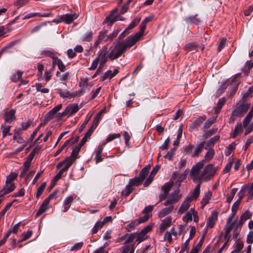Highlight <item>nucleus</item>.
Returning a JSON list of instances; mask_svg holds the SVG:
<instances>
[{
  "label": "nucleus",
  "mask_w": 253,
  "mask_h": 253,
  "mask_svg": "<svg viewBox=\"0 0 253 253\" xmlns=\"http://www.w3.org/2000/svg\"><path fill=\"white\" fill-rule=\"evenodd\" d=\"M134 44L127 38L124 42H118L108 49L107 45H104L100 50L103 63L108 60L113 61L123 55L127 49L131 47Z\"/></svg>",
  "instance_id": "f257e3e1"
},
{
  "label": "nucleus",
  "mask_w": 253,
  "mask_h": 253,
  "mask_svg": "<svg viewBox=\"0 0 253 253\" xmlns=\"http://www.w3.org/2000/svg\"><path fill=\"white\" fill-rule=\"evenodd\" d=\"M204 164L202 162H199L194 166L191 170V175L192 176L193 180L194 182L197 181H209L211 180L217 170V167H213L212 164L207 165L203 170V169Z\"/></svg>",
  "instance_id": "f03ea898"
},
{
  "label": "nucleus",
  "mask_w": 253,
  "mask_h": 253,
  "mask_svg": "<svg viewBox=\"0 0 253 253\" xmlns=\"http://www.w3.org/2000/svg\"><path fill=\"white\" fill-rule=\"evenodd\" d=\"M179 190H176L170 194L168 197V199L163 203L164 206L170 205L173 206L174 204L178 202L181 197V195H179Z\"/></svg>",
  "instance_id": "7ed1b4c3"
},
{
  "label": "nucleus",
  "mask_w": 253,
  "mask_h": 253,
  "mask_svg": "<svg viewBox=\"0 0 253 253\" xmlns=\"http://www.w3.org/2000/svg\"><path fill=\"white\" fill-rule=\"evenodd\" d=\"M152 229V225H148L144 228L140 232H135L136 236V241L139 243L143 242L147 239V233L150 232Z\"/></svg>",
  "instance_id": "20e7f679"
},
{
  "label": "nucleus",
  "mask_w": 253,
  "mask_h": 253,
  "mask_svg": "<svg viewBox=\"0 0 253 253\" xmlns=\"http://www.w3.org/2000/svg\"><path fill=\"white\" fill-rule=\"evenodd\" d=\"M146 25L147 24L142 21L140 25V29L139 32L134 35H130L127 37L128 40L132 42L134 44L140 40L141 38L143 36Z\"/></svg>",
  "instance_id": "39448f33"
},
{
  "label": "nucleus",
  "mask_w": 253,
  "mask_h": 253,
  "mask_svg": "<svg viewBox=\"0 0 253 253\" xmlns=\"http://www.w3.org/2000/svg\"><path fill=\"white\" fill-rule=\"evenodd\" d=\"M79 110V106L78 104H70L68 105L62 113V116H70L76 113Z\"/></svg>",
  "instance_id": "423d86ee"
},
{
  "label": "nucleus",
  "mask_w": 253,
  "mask_h": 253,
  "mask_svg": "<svg viewBox=\"0 0 253 253\" xmlns=\"http://www.w3.org/2000/svg\"><path fill=\"white\" fill-rule=\"evenodd\" d=\"M75 161L76 160L74 158H72V157L70 156L67 157L63 162L58 164L57 166V168L60 169V168L62 167L64 170L67 171L69 168Z\"/></svg>",
  "instance_id": "0eeeda50"
},
{
  "label": "nucleus",
  "mask_w": 253,
  "mask_h": 253,
  "mask_svg": "<svg viewBox=\"0 0 253 253\" xmlns=\"http://www.w3.org/2000/svg\"><path fill=\"white\" fill-rule=\"evenodd\" d=\"M193 198L192 197H187L184 201L182 203L181 206L178 209V213L182 214L186 212L190 208V203L192 201Z\"/></svg>",
  "instance_id": "6e6552de"
},
{
  "label": "nucleus",
  "mask_w": 253,
  "mask_h": 253,
  "mask_svg": "<svg viewBox=\"0 0 253 253\" xmlns=\"http://www.w3.org/2000/svg\"><path fill=\"white\" fill-rule=\"evenodd\" d=\"M16 188V186L14 183L5 182L4 186L2 190L0 191V196H3L7 194L12 192Z\"/></svg>",
  "instance_id": "1a4fd4ad"
},
{
  "label": "nucleus",
  "mask_w": 253,
  "mask_h": 253,
  "mask_svg": "<svg viewBox=\"0 0 253 253\" xmlns=\"http://www.w3.org/2000/svg\"><path fill=\"white\" fill-rule=\"evenodd\" d=\"M101 54V52H100V51H99L98 52L97 57L93 61L91 66L89 68H88V69L89 70H95L96 68V67L98 64L99 61H100V65H99V68H102L105 65V64L106 63V62H104L103 63V62H102V59H101V56H100Z\"/></svg>",
  "instance_id": "9d476101"
},
{
  "label": "nucleus",
  "mask_w": 253,
  "mask_h": 253,
  "mask_svg": "<svg viewBox=\"0 0 253 253\" xmlns=\"http://www.w3.org/2000/svg\"><path fill=\"white\" fill-rule=\"evenodd\" d=\"M63 22L69 24L71 23L74 20L78 18L79 15L78 13H74L72 14H66L61 15Z\"/></svg>",
  "instance_id": "9b49d317"
},
{
  "label": "nucleus",
  "mask_w": 253,
  "mask_h": 253,
  "mask_svg": "<svg viewBox=\"0 0 253 253\" xmlns=\"http://www.w3.org/2000/svg\"><path fill=\"white\" fill-rule=\"evenodd\" d=\"M171 220L172 218L170 216H167L162 221L160 226V231L161 233L171 225Z\"/></svg>",
  "instance_id": "f8f14e48"
},
{
  "label": "nucleus",
  "mask_w": 253,
  "mask_h": 253,
  "mask_svg": "<svg viewBox=\"0 0 253 253\" xmlns=\"http://www.w3.org/2000/svg\"><path fill=\"white\" fill-rule=\"evenodd\" d=\"M217 219V213L212 212L209 218L208 219L206 226L207 228H212Z\"/></svg>",
  "instance_id": "ddd939ff"
},
{
  "label": "nucleus",
  "mask_w": 253,
  "mask_h": 253,
  "mask_svg": "<svg viewBox=\"0 0 253 253\" xmlns=\"http://www.w3.org/2000/svg\"><path fill=\"white\" fill-rule=\"evenodd\" d=\"M15 111L12 109L6 111L4 114V121L6 123H10L15 119Z\"/></svg>",
  "instance_id": "4468645a"
},
{
  "label": "nucleus",
  "mask_w": 253,
  "mask_h": 253,
  "mask_svg": "<svg viewBox=\"0 0 253 253\" xmlns=\"http://www.w3.org/2000/svg\"><path fill=\"white\" fill-rule=\"evenodd\" d=\"M76 196L74 195H71L67 197L64 201L63 202V212H66L71 206V204L73 201L75 199Z\"/></svg>",
  "instance_id": "2eb2a0df"
},
{
  "label": "nucleus",
  "mask_w": 253,
  "mask_h": 253,
  "mask_svg": "<svg viewBox=\"0 0 253 253\" xmlns=\"http://www.w3.org/2000/svg\"><path fill=\"white\" fill-rule=\"evenodd\" d=\"M205 144V141L201 142L199 144H198L197 147L195 148L194 151H193V153H191V156L193 157H198L199 155V154L202 152L204 148Z\"/></svg>",
  "instance_id": "dca6fc26"
},
{
  "label": "nucleus",
  "mask_w": 253,
  "mask_h": 253,
  "mask_svg": "<svg viewBox=\"0 0 253 253\" xmlns=\"http://www.w3.org/2000/svg\"><path fill=\"white\" fill-rule=\"evenodd\" d=\"M214 154V151L212 148L208 149V151L205 155L204 159L201 162H203L204 164L209 162L213 158Z\"/></svg>",
  "instance_id": "f3484780"
},
{
  "label": "nucleus",
  "mask_w": 253,
  "mask_h": 253,
  "mask_svg": "<svg viewBox=\"0 0 253 253\" xmlns=\"http://www.w3.org/2000/svg\"><path fill=\"white\" fill-rule=\"evenodd\" d=\"M237 219V217H236V219L234 221H233V222H230V221H227V222L225 226L224 238H226L228 237V236L229 235L230 233L231 232V230H232L233 226L235 224V222H236Z\"/></svg>",
  "instance_id": "a211bd4d"
},
{
  "label": "nucleus",
  "mask_w": 253,
  "mask_h": 253,
  "mask_svg": "<svg viewBox=\"0 0 253 253\" xmlns=\"http://www.w3.org/2000/svg\"><path fill=\"white\" fill-rule=\"evenodd\" d=\"M48 204L49 203L47 202V200H44L42 205L40 206V207L36 213V216H40L42 213L44 212L48 209Z\"/></svg>",
  "instance_id": "6ab92c4d"
},
{
  "label": "nucleus",
  "mask_w": 253,
  "mask_h": 253,
  "mask_svg": "<svg viewBox=\"0 0 253 253\" xmlns=\"http://www.w3.org/2000/svg\"><path fill=\"white\" fill-rule=\"evenodd\" d=\"M205 118L203 117H199L196 120H195L192 126H190L189 129L190 131H194L196 130L198 126H199L204 121Z\"/></svg>",
  "instance_id": "aec40b11"
},
{
  "label": "nucleus",
  "mask_w": 253,
  "mask_h": 253,
  "mask_svg": "<svg viewBox=\"0 0 253 253\" xmlns=\"http://www.w3.org/2000/svg\"><path fill=\"white\" fill-rule=\"evenodd\" d=\"M168 207L165 208L161 210L158 213V215L160 218L163 217L168 214L170 213L173 210V206L169 205Z\"/></svg>",
  "instance_id": "412c9836"
},
{
  "label": "nucleus",
  "mask_w": 253,
  "mask_h": 253,
  "mask_svg": "<svg viewBox=\"0 0 253 253\" xmlns=\"http://www.w3.org/2000/svg\"><path fill=\"white\" fill-rule=\"evenodd\" d=\"M219 135H215L213 136V137L211 138L209 140L208 142L207 143L206 146L205 147V149H208L210 148H212V147L213 146L214 144L219 141Z\"/></svg>",
  "instance_id": "4be33fe9"
},
{
  "label": "nucleus",
  "mask_w": 253,
  "mask_h": 253,
  "mask_svg": "<svg viewBox=\"0 0 253 253\" xmlns=\"http://www.w3.org/2000/svg\"><path fill=\"white\" fill-rule=\"evenodd\" d=\"M187 170L184 171L182 174H178L176 172L173 174V177L177 182H181L184 180L187 176Z\"/></svg>",
  "instance_id": "5701e85b"
},
{
  "label": "nucleus",
  "mask_w": 253,
  "mask_h": 253,
  "mask_svg": "<svg viewBox=\"0 0 253 253\" xmlns=\"http://www.w3.org/2000/svg\"><path fill=\"white\" fill-rule=\"evenodd\" d=\"M41 55L52 58H54V56H56V53L54 52L53 49H46L41 51Z\"/></svg>",
  "instance_id": "b1692460"
},
{
  "label": "nucleus",
  "mask_w": 253,
  "mask_h": 253,
  "mask_svg": "<svg viewBox=\"0 0 253 253\" xmlns=\"http://www.w3.org/2000/svg\"><path fill=\"white\" fill-rule=\"evenodd\" d=\"M211 197V193L210 191L207 192L205 193L204 196L201 201V208L203 209L204 207L208 204L210 199Z\"/></svg>",
  "instance_id": "393cba45"
},
{
  "label": "nucleus",
  "mask_w": 253,
  "mask_h": 253,
  "mask_svg": "<svg viewBox=\"0 0 253 253\" xmlns=\"http://www.w3.org/2000/svg\"><path fill=\"white\" fill-rule=\"evenodd\" d=\"M194 209L191 208L188 212H186L185 215L183 217V220L184 222H188L189 221L192 220V216L194 214Z\"/></svg>",
  "instance_id": "a878e982"
},
{
  "label": "nucleus",
  "mask_w": 253,
  "mask_h": 253,
  "mask_svg": "<svg viewBox=\"0 0 253 253\" xmlns=\"http://www.w3.org/2000/svg\"><path fill=\"white\" fill-rule=\"evenodd\" d=\"M150 168V166L147 165L144 168H143L142 170L140 171L138 176L141 179H142L143 181L144 180L146 176L148 175Z\"/></svg>",
  "instance_id": "bb28decb"
},
{
  "label": "nucleus",
  "mask_w": 253,
  "mask_h": 253,
  "mask_svg": "<svg viewBox=\"0 0 253 253\" xmlns=\"http://www.w3.org/2000/svg\"><path fill=\"white\" fill-rule=\"evenodd\" d=\"M184 20L187 24L195 23L198 24L200 22V20L196 18L195 16H187L184 19Z\"/></svg>",
  "instance_id": "cd10ccee"
},
{
  "label": "nucleus",
  "mask_w": 253,
  "mask_h": 253,
  "mask_svg": "<svg viewBox=\"0 0 253 253\" xmlns=\"http://www.w3.org/2000/svg\"><path fill=\"white\" fill-rule=\"evenodd\" d=\"M198 182L197 185L196 186L195 189L192 193V196L195 200H196L199 196L200 193V186L202 183L201 181H197Z\"/></svg>",
  "instance_id": "c85d7f7f"
},
{
  "label": "nucleus",
  "mask_w": 253,
  "mask_h": 253,
  "mask_svg": "<svg viewBox=\"0 0 253 253\" xmlns=\"http://www.w3.org/2000/svg\"><path fill=\"white\" fill-rule=\"evenodd\" d=\"M93 33L91 31H87L82 37V42H90L92 40Z\"/></svg>",
  "instance_id": "c756f323"
},
{
  "label": "nucleus",
  "mask_w": 253,
  "mask_h": 253,
  "mask_svg": "<svg viewBox=\"0 0 253 253\" xmlns=\"http://www.w3.org/2000/svg\"><path fill=\"white\" fill-rule=\"evenodd\" d=\"M56 76L59 78V80L62 82H65L69 79V73L67 72L63 74H61L59 71L56 72Z\"/></svg>",
  "instance_id": "7c9ffc66"
},
{
  "label": "nucleus",
  "mask_w": 253,
  "mask_h": 253,
  "mask_svg": "<svg viewBox=\"0 0 253 253\" xmlns=\"http://www.w3.org/2000/svg\"><path fill=\"white\" fill-rule=\"evenodd\" d=\"M244 244L241 241H236L234 245V249L231 253H239L243 249Z\"/></svg>",
  "instance_id": "2f4dec72"
},
{
  "label": "nucleus",
  "mask_w": 253,
  "mask_h": 253,
  "mask_svg": "<svg viewBox=\"0 0 253 253\" xmlns=\"http://www.w3.org/2000/svg\"><path fill=\"white\" fill-rule=\"evenodd\" d=\"M32 233H33L31 231H28L26 233H24L21 235V236L22 237V239L21 241H18L17 243L19 248L22 247V245L20 244V243L28 239L32 236Z\"/></svg>",
  "instance_id": "473e14b6"
},
{
  "label": "nucleus",
  "mask_w": 253,
  "mask_h": 253,
  "mask_svg": "<svg viewBox=\"0 0 253 253\" xmlns=\"http://www.w3.org/2000/svg\"><path fill=\"white\" fill-rule=\"evenodd\" d=\"M143 181L139 176L130 179L129 183L132 186H138L140 185Z\"/></svg>",
  "instance_id": "72a5a7b5"
},
{
  "label": "nucleus",
  "mask_w": 253,
  "mask_h": 253,
  "mask_svg": "<svg viewBox=\"0 0 253 253\" xmlns=\"http://www.w3.org/2000/svg\"><path fill=\"white\" fill-rule=\"evenodd\" d=\"M83 146V145H82V144L79 143V144L78 145V146L73 150L70 156L72 157V158H74L75 159V160H76L77 158L78 154H79V152L80 151L81 149Z\"/></svg>",
  "instance_id": "f704fd0d"
},
{
  "label": "nucleus",
  "mask_w": 253,
  "mask_h": 253,
  "mask_svg": "<svg viewBox=\"0 0 253 253\" xmlns=\"http://www.w3.org/2000/svg\"><path fill=\"white\" fill-rule=\"evenodd\" d=\"M101 114V112H100L99 113L97 114V115H96V116L94 118V119L93 120L92 125L89 128V129L92 128V131H94V129L97 127V126L98 125Z\"/></svg>",
  "instance_id": "c9c22d12"
},
{
  "label": "nucleus",
  "mask_w": 253,
  "mask_h": 253,
  "mask_svg": "<svg viewBox=\"0 0 253 253\" xmlns=\"http://www.w3.org/2000/svg\"><path fill=\"white\" fill-rule=\"evenodd\" d=\"M101 114V112H100L99 113L97 114V115H96V116L94 118V119L93 120L92 125L89 128V129L92 128V131H94V129L97 127V126L98 125Z\"/></svg>",
  "instance_id": "e433bc0d"
},
{
  "label": "nucleus",
  "mask_w": 253,
  "mask_h": 253,
  "mask_svg": "<svg viewBox=\"0 0 253 253\" xmlns=\"http://www.w3.org/2000/svg\"><path fill=\"white\" fill-rule=\"evenodd\" d=\"M101 114V112H100L99 113L97 114V115H96V116L94 118V119L93 120L92 125L89 128V129L92 128V131H94V129L97 127V126L98 125Z\"/></svg>",
  "instance_id": "4c0bfd02"
},
{
  "label": "nucleus",
  "mask_w": 253,
  "mask_h": 253,
  "mask_svg": "<svg viewBox=\"0 0 253 253\" xmlns=\"http://www.w3.org/2000/svg\"><path fill=\"white\" fill-rule=\"evenodd\" d=\"M225 101L226 99L225 98H222L219 99L215 109V112L216 113L218 114L220 111L222 106L225 104Z\"/></svg>",
  "instance_id": "58836bf2"
},
{
  "label": "nucleus",
  "mask_w": 253,
  "mask_h": 253,
  "mask_svg": "<svg viewBox=\"0 0 253 253\" xmlns=\"http://www.w3.org/2000/svg\"><path fill=\"white\" fill-rule=\"evenodd\" d=\"M35 86L37 91L42 93H47L49 92V89L48 88L43 87L41 83H36Z\"/></svg>",
  "instance_id": "ea45409f"
},
{
  "label": "nucleus",
  "mask_w": 253,
  "mask_h": 253,
  "mask_svg": "<svg viewBox=\"0 0 253 253\" xmlns=\"http://www.w3.org/2000/svg\"><path fill=\"white\" fill-rule=\"evenodd\" d=\"M120 137L121 134L120 133H113L109 134L108 137L106 138L105 142L103 143V145H106V143L110 142L116 138H119Z\"/></svg>",
  "instance_id": "a19ab883"
},
{
  "label": "nucleus",
  "mask_w": 253,
  "mask_h": 253,
  "mask_svg": "<svg viewBox=\"0 0 253 253\" xmlns=\"http://www.w3.org/2000/svg\"><path fill=\"white\" fill-rule=\"evenodd\" d=\"M133 190L134 189L132 186L128 183V184L126 186L125 190L122 192V195L125 197H127L133 191Z\"/></svg>",
  "instance_id": "79ce46f5"
},
{
  "label": "nucleus",
  "mask_w": 253,
  "mask_h": 253,
  "mask_svg": "<svg viewBox=\"0 0 253 253\" xmlns=\"http://www.w3.org/2000/svg\"><path fill=\"white\" fill-rule=\"evenodd\" d=\"M107 33L108 31L107 30H104L101 31L98 37V38L99 39V40L104 42L109 41L108 36L107 35Z\"/></svg>",
  "instance_id": "37998d69"
},
{
  "label": "nucleus",
  "mask_w": 253,
  "mask_h": 253,
  "mask_svg": "<svg viewBox=\"0 0 253 253\" xmlns=\"http://www.w3.org/2000/svg\"><path fill=\"white\" fill-rule=\"evenodd\" d=\"M122 253H134V249L132 245H125L122 248Z\"/></svg>",
  "instance_id": "c03bdc74"
},
{
  "label": "nucleus",
  "mask_w": 253,
  "mask_h": 253,
  "mask_svg": "<svg viewBox=\"0 0 253 253\" xmlns=\"http://www.w3.org/2000/svg\"><path fill=\"white\" fill-rule=\"evenodd\" d=\"M57 92L59 94L60 96L63 99L73 98L72 97L70 96V94H72V92H70L69 91L63 92L61 89H58Z\"/></svg>",
  "instance_id": "a18cd8bd"
},
{
  "label": "nucleus",
  "mask_w": 253,
  "mask_h": 253,
  "mask_svg": "<svg viewBox=\"0 0 253 253\" xmlns=\"http://www.w3.org/2000/svg\"><path fill=\"white\" fill-rule=\"evenodd\" d=\"M139 224L137 220H134L131 221L130 223L127 224L126 227V229L128 232H130L133 230L135 227Z\"/></svg>",
  "instance_id": "49530a36"
},
{
  "label": "nucleus",
  "mask_w": 253,
  "mask_h": 253,
  "mask_svg": "<svg viewBox=\"0 0 253 253\" xmlns=\"http://www.w3.org/2000/svg\"><path fill=\"white\" fill-rule=\"evenodd\" d=\"M85 92V89L81 88L80 89L72 92V94H70V96L71 97H72V98H73L76 97H79L83 95Z\"/></svg>",
  "instance_id": "de8ad7c7"
},
{
  "label": "nucleus",
  "mask_w": 253,
  "mask_h": 253,
  "mask_svg": "<svg viewBox=\"0 0 253 253\" xmlns=\"http://www.w3.org/2000/svg\"><path fill=\"white\" fill-rule=\"evenodd\" d=\"M104 225L103 223L101 221L97 222L92 229V234H94L96 233Z\"/></svg>",
  "instance_id": "09e8293b"
},
{
  "label": "nucleus",
  "mask_w": 253,
  "mask_h": 253,
  "mask_svg": "<svg viewBox=\"0 0 253 253\" xmlns=\"http://www.w3.org/2000/svg\"><path fill=\"white\" fill-rule=\"evenodd\" d=\"M46 186V182H42L41 185L38 188L36 197L37 198H39L43 193Z\"/></svg>",
  "instance_id": "8fccbe9b"
},
{
  "label": "nucleus",
  "mask_w": 253,
  "mask_h": 253,
  "mask_svg": "<svg viewBox=\"0 0 253 253\" xmlns=\"http://www.w3.org/2000/svg\"><path fill=\"white\" fill-rule=\"evenodd\" d=\"M242 127L241 124H237L235 126L234 132L232 135V137L235 138L237 135L242 131Z\"/></svg>",
  "instance_id": "3c124183"
},
{
  "label": "nucleus",
  "mask_w": 253,
  "mask_h": 253,
  "mask_svg": "<svg viewBox=\"0 0 253 253\" xmlns=\"http://www.w3.org/2000/svg\"><path fill=\"white\" fill-rule=\"evenodd\" d=\"M112 78V71L111 70H108L105 72L100 78V81H104L107 78Z\"/></svg>",
  "instance_id": "603ef678"
},
{
  "label": "nucleus",
  "mask_w": 253,
  "mask_h": 253,
  "mask_svg": "<svg viewBox=\"0 0 253 253\" xmlns=\"http://www.w3.org/2000/svg\"><path fill=\"white\" fill-rule=\"evenodd\" d=\"M245 189L249 194V199H252L253 198V182L250 185L245 187Z\"/></svg>",
  "instance_id": "864d4df0"
},
{
  "label": "nucleus",
  "mask_w": 253,
  "mask_h": 253,
  "mask_svg": "<svg viewBox=\"0 0 253 253\" xmlns=\"http://www.w3.org/2000/svg\"><path fill=\"white\" fill-rule=\"evenodd\" d=\"M18 174L15 172H12L6 176L5 182L13 183V181L17 178Z\"/></svg>",
  "instance_id": "5fc2aeb1"
},
{
  "label": "nucleus",
  "mask_w": 253,
  "mask_h": 253,
  "mask_svg": "<svg viewBox=\"0 0 253 253\" xmlns=\"http://www.w3.org/2000/svg\"><path fill=\"white\" fill-rule=\"evenodd\" d=\"M233 163V159L230 158L229 159L228 163L226 164V165L225 166V167L224 168L223 172L224 173H227L230 170Z\"/></svg>",
  "instance_id": "6e6d98bb"
},
{
  "label": "nucleus",
  "mask_w": 253,
  "mask_h": 253,
  "mask_svg": "<svg viewBox=\"0 0 253 253\" xmlns=\"http://www.w3.org/2000/svg\"><path fill=\"white\" fill-rule=\"evenodd\" d=\"M216 119V118L214 117L209 119L204 124V128H207L211 126L215 122Z\"/></svg>",
  "instance_id": "4d7b16f0"
},
{
  "label": "nucleus",
  "mask_w": 253,
  "mask_h": 253,
  "mask_svg": "<svg viewBox=\"0 0 253 253\" xmlns=\"http://www.w3.org/2000/svg\"><path fill=\"white\" fill-rule=\"evenodd\" d=\"M252 216V213L249 211H247L241 215L240 218L242 221L245 222L247 220L250 219Z\"/></svg>",
  "instance_id": "13d9d810"
},
{
  "label": "nucleus",
  "mask_w": 253,
  "mask_h": 253,
  "mask_svg": "<svg viewBox=\"0 0 253 253\" xmlns=\"http://www.w3.org/2000/svg\"><path fill=\"white\" fill-rule=\"evenodd\" d=\"M93 132L92 129H88L87 131L86 132L85 135L83 137V138L81 140V142H80L82 145H84V144L85 143V142L87 141V139L88 138H89L91 134Z\"/></svg>",
  "instance_id": "bf43d9fd"
},
{
  "label": "nucleus",
  "mask_w": 253,
  "mask_h": 253,
  "mask_svg": "<svg viewBox=\"0 0 253 253\" xmlns=\"http://www.w3.org/2000/svg\"><path fill=\"white\" fill-rule=\"evenodd\" d=\"M141 18L139 16H136L133 20L128 26V29H133L140 22Z\"/></svg>",
  "instance_id": "052dcab7"
},
{
  "label": "nucleus",
  "mask_w": 253,
  "mask_h": 253,
  "mask_svg": "<svg viewBox=\"0 0 253 253\" xmlns=\"http://www.w3.org/2000/svg\"><path fill=\"white\" fill-rule=\"evenodd\" d=\"M88 86V79L87 78H82L81 79V81L79 83V86L81 88H83L85 90V88Z\"/></svg>",
  "instance_id": "680f3d73"
},
{
  "label": "nucleus",
  "mask_w": 253,
  "mask_h": 253,
  "mask_svg": "<svg viewBox=\"0 0 253 253\" xmlns=\"http://www.w3.org/2000/svg\"><path fill=\"white\" fill-rule=\"evenodd\" d=\"M172 186V184L170 182H167L162 186V189L165 194H168L170 191Z\"/></svg>",
  "instance_id": "e2e57ef3"
},
{
  "label": "nucleus",
  "mask_w": 253,
  "mask_h": 253,
  "mask_svg": "<svg viewBox=\"0 0 253 253\" xmlns=\"http://www.w3.org/2000/svg\"><path fill=\"white\" fill-rule=\"evenodd\" d=\"M22 73L21 72H17L16 73L14 74L12 77L11 80L13 82H16L19 81L22 77Z\"/></svg>",
  "instance_id": "0e129e2a"
},
{
  "label": "nucleus",
  "mask_w": 253,
  "mask_h": 253,
  "mask_svg": "<svg viewBox=\"0 0 253 253\" xmlns=\"http://www.w3.org/2000/svg\"><path fill=\"white\" fill-rule=\"evenodd\" d=\"M238 189L236 188H234L231 189V195L228 196L227 198V202L228 203H231Z\"/></svg>",
  "instance_id": "69168bd1"
},
{
  "label": "nucleus",
  "mask_w": 253,
  "mask_h": 253,
  "mask_svg": "<svg viewBox=\"0 0 253 253\" xmlns=\"http://www.w3.org/2000/svg\"><path fill=\"white\" fill-rule=\"evenodd\" d=\"M175 150H176V148H173L171 149L166 154V155L165 156V158L166 159H167L169 160H171L172 156L174 155Z\"/></svg>",
  "instance_id": "338daca9"
},
{
  "label": "nucleus",
  "mask_w": 253,
  "mask_h": 253,
  "mask_svg": "<svg viewBox=\"0 0 253 253\" xmlns=\"http://www.w3.org/2000/svg\"><path fill=\"white\" fill-rule=\"evenodd\" d=\"M186 50L188 52L196 50V46L194 43H190L185 46Z\"/></svg>",
  "instance_id": "774afa93"
}]
</instances>
